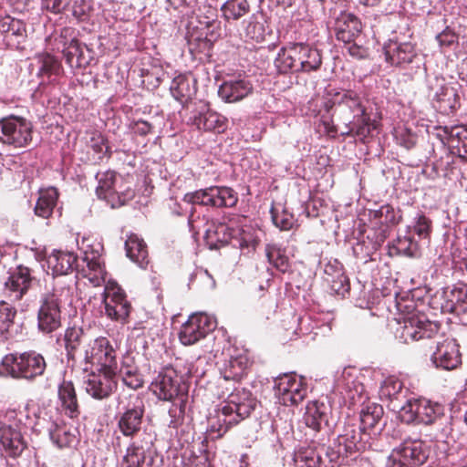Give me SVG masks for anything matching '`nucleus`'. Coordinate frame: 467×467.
<instances>
[{"mask_svg":"<svg viewBox=\"0 0 467 467\" xmlns=\"http://www.w3.org/2000/svg\"><path fill=\"white\" fill-rule=\"evenodd\" d=\"M335 112L344 123L342 136L365 142L377 129V122L367 113L358 94L353 90L338 92L334 98Z\"/></svg>","mask_w":467,"mask_h":467,"instance_id":"nucleus-1","label":"nucleus"},{"mask_svg":"<svg viewBox=\"0 0 467 467\" xmlns=\"http://www.w3.org/2000/svg\"><path fill=\"white\" fill-rule=\"evenodd\" d=\"M90 148L98 155V160H102L104 156L109 158L111 156V151L108 145L107 139L99 132H94L90 138Z\"/></svg>","mask_w":467,"mask_h":467,"instance_id":"nucleus-55","label":"nucleus"},{"mask_svg":"<svg viewBox=\"0 0 467 467\" xmlns=\"http://www.w3.org/2000/svg\"><path fill=\"white\" fill-rule=\"evenodd\" d=\"M272 220L275 225L279 228L280 231L298 230V224L294 215L285 210L281 213H275V209L271 210Z\"/></svg>","mask_w":467,"mask_h":467,"instance_id":"nucleus-52","label":"nucleus"},{"mask_svg":"<svg viewBox=\"0 0 467 467\" xmlns=\"http://www.w3.org/2000/svg\"><path fill=\"white\" fill-rule=\"evenodd\" d=\"M440 337L430 342L431 349L435 345L436 350L431 355V360L437 368L445 370L456 368L461 364V354L459 346L454 339H444L442 342L438 340Z\"/></svg>","mask_w":467,"mask_h":467,"instance_id":"nucleus-21","label":"nucleus"},{"mask_svg":"<svg viewBox=\"0 0 467 467\" xmlns=\"http://www.w3.org/2000/svg\"><path fill=\"white\" fill-rule=\"evenodd\" d=\"M15 410L5 411L0 420V445L8 457L18 458L27 444L21 432L22 421Z\"/></svg>","mask_w":467,"mask_h":467,"instance_id":"nucleus-6","label":"nucleus"},{"mask_svg":"<svg viewBox=\"0 0 467 467\" xmlns=\"http://www.w3.org/2000/svg\"><path fill=\"white\" fill-rule=\"evenodd\" d=\"M368 434L361 428L347 426L344 432L337 437V443L327 452L331 462H338L340 458L356 457V454L367 448Z\"/></svg>","mask_w":467,"mask_h":467,"instance_id":"nucleus-12","label":"nucleus"},{"mask_svg":"<svg viewBox=\"0 0 467 467\" xmlns=\"http://www.w3.org/2000/svg\"><path fill=\"white\" fill-rule=\"evenodd\" d=\"M105 313L109 318L125 322L130 316L131 305L123 289L115 282H109L104 292Z\"/></svg>","mask_w":467,"mask_h":467,"instance_id":"nucleus-18","label":"nucleus"},{"mask_svg":"<svg viewBox=\"0 0 467 467\" xmlns=\"http://www.w3.org/2000/svg\"><path fill=\"white\" fill-rule=\"evenodd\" d=\"M77 244L85 256H100L104 247L101 239L97 235H82L81 239H76Z\"/></svg>","mask_w":467,"mask_h":467,"instance_id":"nucleus-46","label":"nucleus"},{"mask_svg":"<svg viewBox=\"0 0 467 467\" xmlns=\"http://www.w3.org/2000/svg\"><path fill=\"white\" fill-rule=\"evenodd\" d=\"M384 414L383 407L375 402H368L362 405L360 410V421L362 431L371 430L379 423Z\"/></svg>","mask_w":467,"mask_h":467,"instance_id":"nucleus-39","label":"nucleus"},{"mask_svg":"<svg viewBox=\"0 0 467 467\" xmlns=\"http://www.w3.org/2000/svg\"><path fill=\"white\" fill-rule=\"evenodd\" d=\"M99 185L96 189L97 196L106 201L111 208H117L125 204L126 201L131 199L134 195L133 191L127 190L119 194L114 190L116 182V172L112 171L99 174Z\"/></svg>","mask_w":467,"mask_h":467,"instance_id":"nucleus-22","label":"nucleus"},{"mask_svg":"<svg viewBox=\"0 0 467 467\" xmlns=\"http://www.w3.org/2000/svg\"><path fill=\"white\" fill-rule=\"evenodd\" d=\"M336 38L343 43L358 40L362 33V24L358 16L351 13H342L336 22Z\"/></svg>","mask_w":467,"mask_h":467,"instance_id":"nucleus-26","label":"nucleus"},{"mask_svg":"<svg viewBox=\"0 0 467 467\" xmlns=\"http://www.w3.org/2000/svg\"><path fill=\"white\" fill-rule=\"evenodd\" d=\"M392 248L396 250L397 254L409 256L416 255L419 250L418 244L411 235H397L393 240Z\"/></svg>","mask_w":467,"mask_h":467,"instance_id":"nucleus-50","label":"nucleus"},{"mask_svg":"<svg viewBox=\"0 0 467 467\" xmlns=\"http://www.w3.org/2000/svg\"><path fill=\"white\" fill-rule=\"evenodd\" d=\"M80 365L85 372L94 367L101 370L118 369L117 350L106 337L92 338Z\"/></svg>","mask_w":467,"mask_h":467,"instance_id":"nucleus-7","label":"nucleus"},{"mask_svg":"<svg viewBox=\"0 0 467 467\" xmlns=\"http://www.w3.org/2000/svg\"><path fill=\"white\" fill-rule=\"evenodd\" d=\"M245 37L260 42L264 40L263 26L258 22H249L244 29Z\"/></svg>","mask_w":467,"mask_h":467,"instance_id":"nucleus-62","label":"nucleus"},{"mask_svg":"<svg viewBox=\"0 0 467 467\" xmlns=\"http://www.w3.org/2000/svg\"><path fill=\"white\" fill-rule=\"evenodd\" d=\"M150 388L162 400H188L189 386L173 367L163 368L151 382Z\"/></svg>","mask_w":467,"mask_h":467,"instance_id":"nucleus-5","label":"nucleus"},{"mask_svg":"<svg viewBox=\"0 0 467 467\" xmlns=\"http://www.w3.org/2000/svg\"><path fill=\"white\" fill-rule=\"evenodd\" d=\"M385 235H353V251L357 255H370L376 252L381 243L385 240Z\"/></svg>","mask_w":467,"mask_h":467,"instance_id":"nucleus-38","label":"nucleus"},{"mask_svg":"<svg viewBox=\"0 0 467 467\" xmlns=\"http://www.w3.org/2000/svg\"><path fill=\"white\" fill-rule=\"evenodd\" d=\"M209 206L213 208H232L238 202L237 192L227 186L208 187Z\"/></svg>","mask_w":467,"mask_h":467,"instance_id":"nucleus-34","label":"nucleus"},{"mask_svg":"<svg viewBox=\"0 0 467 467\" xmlns=\"http://www.w3.org/2000/svg\"><path fill=\"white\" fill-rule=\"evenodd\" d=\"M38 199L34 208L36 216L47 219L49 218L57 205L58 200V191L55 187L40 189L38 192Z\"/></svg>","mask_w":467,"mask_h":467,"instance_id":"nucleus-35","label":"nucleus"},{"mask_svg":"<svg viewBox=\"0 0 467 467\" xmlns=\"http://www.w3.org/2000/svg\"><path fill=\"white\" fill-rule=\"evenodd\" d=\"M403 390V383L396 378H387L380 388V395L390 401L398 400Z\"/></svg>","mask_w":467,"mask_h":467,"instance_id":"nucleus-51","label":"nucleus"},{"mask_svg":"<svg viewBox=\"0 0 467 467\" xmlns=\"http://www.w3.org/2000/svg\"><path fill=\"white\" fill-rule=\"evenodd\" d=\"M440 327L438 323L430 321L424 317L412 316L400 324L396 329V337L405 344L420 340L431 342L438 337Z\"/></svg>","mask_w":467,"mask_h":467,"instance_id":"nucleus-10","label":"nucleus"},{"mask_svg":"<svg viewBox=\"0 0 467 467\" xmlns=\"http://www.w3.org/2000/svg\"><path fill=\"white\" fill-rule=\"evenodd\" d=\"M216 327V322L204 313H194L181 327L179 340L184 346H192L204 338Z\"/></svg>","mask_w":467,"mask_h":467,"instance_id":"nucleus-17","label":"nucleus"},{"mask_svg":"<svg viewBox=\"0 0 467 467\" xmlns=\"http://www.w3.org/2000/svg\"><path fill=\"white\" fill-rule=\"evenodd\" d=\"M16 309L5 301L0 302V335L8 332L14 324Z\"/></svg>","mask_w":467,"mask_h":467,"instance_id":"nucleus-54","label":"nucleus"},{"mask_svg":"<svg viewBox=\"0 0 467 467\" xmlns=\"http://www.w3.org/2000/svg\"><path fill=\"white\" fill-rule=\"evenodd\" d=\"M123 462L126 467H160L150 434L143 432V435L130 439Z\"/></svg>","mask_w":467,"mask_h":467,"instance_id":"nucleus-11","label":"nucleus"},{"mask_svg":"<svg viewBox=\"0 0 467 467\" xmlns=\"http://www.w3.org/2000/svg\"><path fill=\"white\" fill-rule=\"evenodd\" d=\"M170 89L172 97L182 104L188 102L195 93L191 79L186 75L175 77Z\"/></svg>","mask_w":467,"mask_h":467,"instance_id":"nucleus-41","label":"nucleus"},{"mask_svg":"<svg viewBox=\"0 0 467 467\" xmlns=\"http://www.w3.org/2000/svg\"><path fill=\"white\" fill-rule=\"evenodd\" d=\"M33 139V125L25 118L10 115L0 119V141L14 148H24Z\"/></svg>","mask_w":467,"mask_h":467,"instance_id":"nucleus-9","label":"nucleus"},{"mask_svg":"<svg viewBox=\"0 0 467 467\" xmlns=\"http://www.w3.org/2000/svg\"><path fill=\"white\" fill-rule=\"evenodd\" d=\"M192 124L200 130L223 133L227 129L228 120L224 116L208 109L194 115Z\"/></svg>","mask_w":467,"mask_h":467,"instance_id":"nucleus-30","label":"nucleus"},{"mask_svg":"<svg viewBox=\"0 0 467 467\" xmlns=\"http://www.w3.org/2000/svg\"><path fill=\"white\" fill-rule=\"evenodd\" d=\"M321 455L313 448H300L293 457L294 467H320Z\"/></svg>","mask_w":467,"mask_h":467,"instance_id":"nucleus-42","label":"nucleus"},{"mask_svg":"<svg viewBox=\"0 0 467 467\" xmlns=\"http://www.w3.org/2000/svg\"><path fill=\"white\" fill-rule=\"evenodd\" d=\"M2 366L6 374L13 379L33 381L45 373L47 362L41 354L29 350L5 355Z\"/></svg>","mask_w":467,"mask_h":467,"instance_id":"nucleus-2","label":"nucleus"},{"mask_svg":"<svg viewBox=\"0 0 467 467\" xmlns=\"http://www.w3.org/2000/svg\"><path fill=\"white\" fill-rule=\"evenodd\" d=\"M70 0H42L43 6L53 14L66 13Z\"/></svg>","mask_w":467,"mask_h":467,"instance_id":"nucleus-63","label":"nucleus"},{"mask_svg":"<svg viewBox=\"0 0 467 467\" xmlns=\"http://www.w3.org/2000/svg\"><path fill=\"white\" fill-rule=\"evenodd\" d=\"M450 301L455 304L467 303V285L458 284L450 292Z\"/></svg>","mask_w":467,"mask_h":467,"instance_id":"nucleus-64","label":"nucleus"},{"mask_svg":"<svg viewBox=\"0 0 467 467\" xmlns=\"http://www.w3.org/2000/svg\"><path fill=\"white\" fill-rule=\"evenodd\" d=\"M385 59L391 66L405 67L418 57L416 47L411 42L389 39L384 45Z\"/></svg>","mask_w":467,"mask_h":467,"instance_id":"nucleus-24","label":"nucleus"},{"mask_svg":"<svg viewBox=\"0 0 467 467\" xmlns=\"http://www.w3.org/2000/svg\"><path fill=\"white\" fill-rule=\"evenodd\" d=\"M451 141L457 149L459 156L467 159V124L453 126L450 130Z\"/></svg>","mask_w":467,"mask_h":467,"instance_id":"nucleus-48","label":"nucleus"},{"mask_svg":"<svg viewBox=\"0 0 467 467\" xmlns=\"http://www.w3.org/2000/svg\"><path fill=\"white\" fill-rule=\"evenodd\" d=\"M276 307L275 298L270 295H265L258 301L255 310L260 317L268 319L275 312Z\"/></svg>","mask_w":467,"mask_h":467,"instance_id":"nucleus-57","label":"nucleus"},{"mask_svg":"<svg viewBox=\"0 0 467 467\" xmlns=\"http://www.w3.org/2000/svg\"><path fill=\"white\" fill-rule=\"evenodd\" d=\"M297 43H290L286 47H283L275 59V66L281 74L289 72H300V65L298 57Z\"/></svg>","mask_w":467,"mask_h":467,"instance_id":"nucleus-31","label":"nucleus"},{"mask_svg":"<svg viewBox=\"0 0 467 467\" xmlns=\"http://www.w3.org/2000/svg\"><path fill=\"white\" fill-rule=\"evenodd\" d=\"M93 60V51L88 48L86 45L79 42L78 55L75 60L74 67H87L91 64Z\"/></svg>","mask_w":467,"mask_h":467,"instance_id":"nucleus-59","label":"nucleus"},{"mask_svg":"<svg viewBox=\"0 0 467 467\" xmlns=\"http://www.w3.org/2000/svg\"><path fill=\"white\" fill-rule=\"evenodd\" d=\"M188 400L171 401L167 416L163 419L164 424L171 429L177 430L184 421L185 407Z\"/></svg>","mask_w":467,"mask_h":467,"instance_id":"nucleus-44","label":"nucleus"},{"mask_svg":"<svg viewBox=\"0 0 467 467\" xmlns=\"http://www.w3.org/2000/svg\"><path fill=\"white\" fill-rule=\"evenodd\" d=\"M92 337L80 327H70L65 330L64 342L65 349L68 361L73 366L81 363L86 355Z\"/></svg>","mask_w":467,"mask_h":467,"instance_id":"nucleus-20","label":"nucleus"},{"mask_svg":"<svg viewBox=\"0 0 467 467\" xmlns=\"http://www.w3.org/2000/svg\"><path fill=\"white\" fill-rule=\"evenodd\" d=\"M396 138L399 144L407 150L412 149L417 143V136L408 129L399 130Z\"/></svg>","mask_w":467,"mask_h":467,"instance_id":"nucleus-61","label":"nucleus"},{"mask_svg":"<svg viewBox=\"0 0 467 467\" xmlns=\"http://www.w3.org/2000/svg\"><path fill=\"white\" fill-rule=\"evenodd\" d=\"M49 435L51 441L60 449L69 447L76 440V436L65 424H54V428L49 431Z\"/></svg>","mask_w":467,"mask_h":467,"instance_id":"nucleus-47","label":"nucleus"},{"mask_svg":"<svg viewBox=\"0 0 467 467\" xmlns=\"http://www.w3.org/2000/svg\"><path fill=\"white\" fill-rule=\"evenodd\" d=\"M330 415L331 407L329 404L320 400H312L306 407L304 420L308 428L319 432L328 426Z\"/></svg>","mask_w":467,"mask_h":467,"instance_id":"nucleus-25","label":"nucleus"},{"mask_svg":"<svg viewBox=\"0 0 467 467\" xmlns=\"http://www.w3.org/2000/svg\"><path fill=\"white\" fill-rule=\"evenodd\" d=\"M70 288H53L41 294L38 300L37 327L46 334L52 333L62 325L61 305L69 296Z\"/></svg>","mask_w":467,"mask_h":467,"instance_id":"nucleus-4","label":"nucleus"},{"mask_svg":"<svg viewBox=\"0 0 467 467\" xmlns=\"http://www.w3.org/2000/svg\"><path fill=\"white\" fill-rule=\"evenodd\" d=\"M125 249L127 256L140 266L143 267L148 264V248L139 235H129L125 241Z\"/></svg>","mask_w":467,"mask_h":467,"instance_id":"nucleus-37","label":"nucleus"},{"mask_svg":"<svg viewBox=\"0 0 467 467\" xmlns=\"http://www.w3.org/2000/svg\"><path fill=\"white\" fill-rule=\"evenodd\" d=\"M38 62L40 64L38 75L40 76H46L49 78L52 76L57 77L63 72L60 61L49 53L40 54Z\"/></svg>","mask_w":467,"mask_h":467,"instance_id":"nucleus-45","label":"nucleus"},{"mask_svg":"<svg viewBox=\"0 0 467 467\" xmlns=\"http://www.w3.org/2000/svg\"><path fill=\"white\" fill-rule=\"evenodd\" d=\"M60 409L70 419H76L80 414L79 403L74 383L71 380H63L57 389Z\"/></svg>","mask_w":467,"mask_h":467,"instance_id":"nucleus-29","label":"nucleus"},{"mask_svg":"<svg viewBox=\"0 0 467 467\" xmlns=\"http://www.w3.org/2000/svg\"><path fill=\"white\" fill-rule=\"evenodd\" d=\"M35 271L29 266L18 265L10 269L4 283V293L13 301H20L36 281Z\"/></svg>","mask_w":467,"mask_h":467,"instance_id":"nucleus-14","label":"nucleus"},{"mask_svg":"<svg viewBox=\"0 0 467 467\" xmlns=\"http://www.w3.org/2000/svg\"><path fill=\"white\" fill-rule=\"evenodd\" d=\"M275 391L282 405L294 406L304 400L307 388L303 379H298L296 374L290 373L275 378Z\"/></svg>","mask_w":467,"mask_h":467,"instance_id":"nucleus-15","label":"nucleus"},{"mask_svg":"<svg viewBox=\"0 0 467 467\" xmlns=\"http://www.w3.org/2000/svg\"><path fill=\"white\" fill-rule=\"evenodd\" d=\"M369 218L374 227H379L382 234L390 231L393 226L398 225L401 221L400 211L389 205H382L379 210L369 211Z\"/></svg>","mask_w":467,"mask_h":467,"instance_id":"nucleus-32","label":"nucleus"},{"mask_svg":"<svg viewBox=\"0 0 467 467\" xmlns=\"http://www.w3.org/2000/svg\"><path fill=\"white\" fill-rule=\"evenodd\" d=\"M268 261L279 271L285 273L289 268L288 257L285 251L275 244H269L265 248Z\"/></svg>","mask_w":467,"mask_h":467,"instance_id":"nucleus-49","label":"nucleus"},{"mask_svg":"<svg viewBox=\"0 0 467 467\" xmlns=\"http://www.w3.org/2000/svg\"><path fill=\"white\" fill-rule=\"evenodd\" d=\"M331 290L338 295L344 296L350 289V285L348 277L344 274H338L336 279L329 281Z\"/></svg>","mask_w":467,"mask_h":467,"instance_id":"nucleus-60","label":"nucleus"},{"mask_svg":"<svg viewBox=\"0 0 467 467\" xmlns=\"http://www.w3.org/2000/svg\"><path fill=\"white\" fill-rule=\"evenodd\" d=\"M26 36V24L22 20L10 16L0 18V37L6 47L22 49Z\"/></svg>","mask_w":467,"mask_h":467,"instance_id":"nucleus-23","label":"nucleus"},{"mask_svg":"<svg viewBox=\"0 0 467 467\" xmlns=\"http://www.w3.org/2000/svg\"><path fill=\"white\" fill-rule=\"evenodd\" d=\"M400 410L406 423L431 425L444 417L443 406L426 399L409 400Z\"/></svg>","mask_w":467,"mask_h":467,"instance_id":"nucleus-8","label":"nucleus"},{"mask_svg":"<svg viewBox=\"0 0 467 467\" xmlns=\"http://www.w3.org/2000/svg\"><path fill=\"white\" fill-rule=\"evenodd\" d=\"M54 276L67 275L78 269V255L72 252L54 250L47 257Z\"/></svg>","mask_w":467,"mask_h":467,"instance_id":"nucleus-27","label":"nucleus"},{"mask_svg":"<svg viewBox=\"0 0 467 467\" xmlns=\"http://www.w3.org/2000/svg\"><path fill=\"white\" fill-rule=\"evenodd\" d=\"M435 39L442 51L452 49L459 44V35L449 26L437 34Z\"/></svg>","mask_w":467,"mask_h":467,"instance_id":"nucleus-53","label":"nucleus"},{"mask_svg":"<svg viewBox=\"0 0 467 467\" xmlns=\"http://www.w3.org/2000/svg\"><path fill=\"white\" fill-rule=\"evenodd\" d=\"M256 399L245 389L235 388L228 395L226 403L221 408L225 417L218 428L217 439L222 438L233 426L248 418L256 407Z\"/></svg>","mask_w":467,"mask_h":467,"instance_id":"nucleus-3","label":"nucleus"},{"mask_svg":"<svg viewBox=\"0 0 467 467\" xmlns=\"http://www.w3.org/2000/svg\"><path fill=\"white\" fill-rule=\"evenodd\" d=\"M182 200L183 202L192 205L209 206L208 187L205 189L187 192L183 196Z\"/></svg>","mask_w":467,"mask_h":467,"instance_id":"nucleus-58","label":"nucleus"},{"mask_svg":"<svg viewBox=\"0 0 467 467\" xmlns=\"http://www.w3.org/2000/svg\"><path fill=\"white\" fill-rule=\"evenodd\" d=\"M300 72L317 71L322 65L321 52L309 45L297 43Z\"/></svg>","mask_w":467,"mask_h":467,"instance_id":"nucleus-36","label":"nucleus"},{"mask_svg":"<svg viewBox=\"0 0 467 467\" xmlns=\"http://www.w3.org/2000/svg\"><path fill=\"white\" fill-rule=\"evenodd\" d=\"M456 98L458 94L452 88L442 87L441 92L436 94V99L443 110L455 109Z\"/></svg>","mask_w":467,"mask_h":467,"instance_id":"nucleus-56","label":"nucleus"},{"mask_svg":"<svg viewBox=\"0 0 467 467\" xmlns=\"http://www.w3.org/2000/svg\"><path fill=\"white\" fill-rule=\"evenodd\" d=\"M428 459L424 444L420 441H405L392 450L386 467H420Z\"/></svg>","mask_w":467,"mask_h":467,"instance_id":"nucleus-13","label":"nucleus"},{"mask_svg":"<svg viewBox=\"0 0 467 467\" xmlns=\"http://www.w3.org/2000/svg\"><path fill=\"white\" fill-rule=\"evenodd\" d=\"M117 373L118 369L89 370L84 380L86 392L96 400L108 399L117 389Z\"/></svg>","mask_w":467,"mask_h":467,"instance_id":"nucleus-19","label":"nucleus"},{"mask_svg":"<svg viewBox=\"0 0 467 467\" xmlns=\"http://www.w3.org/2000/svg\"><path fill=\"white\" fill-rule=\"evenodd\" d=\"M253 87L244 79L224 82L219 88L218 94L223 100L228 103L236 102L247 97Z\"/></svg>","mask_w":467,"mask_h":467,"instance_id":"nucleus-33","label":"nucleus"},{"mask_svg":"<svg viewBox=\"0 0 467 467\" xmlns=\"http://www.w3.org/2000/svg\"><path fill=\"white\" fill-rule=\"evenodd\" d=\"M250 366L251 361L246 353L230 355L221 368V374L225 380L239 382L246 376Z\"/></svg>","mask_w":467,"mask_h":467,"instance_id":"nucleus-28","label":"nucleus"},{"mask_svg":"<svg viewBox=\"0 0 467 467\" xmlns=\"http://www.w3.org/2000/svg\"><path fill=\"white\" fill-rule=\"evenodd\" d=\"M251 11L248 0H226L221 6L222 16L225 21H237Z\"/></svg>","mask_w":467,"mask_h":467,"instance_id":"nucleus-40","label":"nucleus"},{"mask_svg":"<svg viewBox=\"0 0 467 467\" xmlns=\"http://www.w3.org/2000/svg\"><path fill=\"white\" fill-rule=\"evenodd\" d=\"M94 12V0H70L66 13L79 22L89 20Z\"/></svg>","mask_w":467,"mask_h":467,"instance_id":"nucleus-43","label":"nucleus"},{"mask_svg":"<svg viewBox=\"0 0 467 467\" xmlns=\"http://www.w3.org/2000/svg\"><path fill=\"white\" fill-rule=\"evenodd\" d=\"M145 406L139 398L130 404L129 403L122 411L118 412L115 419L118 431L126 438L134 439L141 433Z\"/></svg>","mask_w":467,"mask_h":467,"instance_id":"nucleus-16","label":"nucleus"}]
</instances>
